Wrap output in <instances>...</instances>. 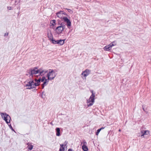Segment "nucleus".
Returning a JSON list of instances; mask_svg holds the SVG:
<instances>
[{"label":"nucleus","mask_w":151,"mask_h":151,"mask_svg":"<svg viewBox=\"0 0 151 151\" xmlns=\"http://www.w3.org/2000/svg\"><path fill=\"white\" fill-rule=\"evenodd\" d=\"M90 73V71L88 69L86 70V77Z\"/></svg>","instance_id":"obj_18"},{"label":"nucleus","mask_w":151,"mask_h":151,"mask_svg":"<svg viewBox=\"0 0 151 151\" xmlns=\"http://www.w3.org/2000/svg\"><path fill=\"white\" fill-rule=\"evenodd\" d=\"M26 86L28 87L26 88V89H31L34 88H36V87H35L34 86Z\"/></svg>","instance_id":"obj_14"},{"label":"nucleus","mask_w":151,"mask_h":151,"mask_svg":"<svg viewBox=\"0 0 151 151\" xmlns=\"http://www.w3.org/2000/svg\"><path fill=\"white\" fill-rule=\"evenodd\" d=\"M100 129H98L97 131H96V135H98L99 133L100 132Z\"/></svg>","instance_id":"obj_24"},{"label":"nucleus","mask_w":151,"mask_h":151,"mask_svg":"<svg viewBox=\"0 0 151 151\" xmlns=\"http://www.w3.org/2000/svg\"><path fill=\"white\" fill-rule=\"evenodd\" d=\"M64 145L63 144H61L60 145V147H64Z\"/></svg>","instance_id":"obj_32"},{"label":"nucleus","mask_w":151,"mask_h":151,"mask_svg":"<svg viewBox=\"0 0 151 151\" xmlns=\"http://www.w3.org/2000/svg\"><path fill=\"white\" fill-rule=\"evenodd\" d=\"M1 115L2 118L5 121L6 123H9L11 119L10 116L6 113H1Z\"/></svg>","instance_id":"obj_4"},{"label":"nucleus","mask_w":151,"mask_h":151,"mask_svg":"<svg viewBox=\"0 0 151 151\" xmlns=\"http://www.w3.org/2000/svg\"><path fill=\"white\" fill-rule=\"evenodd\" d=\"M64 147H60L59 149L60 151H64Z\"/></svg>","instance_id":"obj_25"},{"label":"nucleus","mask_w":151,"mask_h":151,"mask_svg":"<svg viewBox=\"0 0 151 151\" xmlns=\"http://www.w3.org/2000/svg\"><path fill=\"white\" fill-rule=\"evenodd\" d=\"M9 127L10 128V129H11L12 131L15 132L14 129H13V128L12 127V126H11V124L9 125Z\"/></svg>","instance_id":"obj_26"},{"label":"nucleus","mask_w":151,"mask_h":151,"mask_svg":"<svg viewBox=\"0 0 151 151\" xmlns=\"http://www.w3.org/2000/svg\"><path fill=\"white\" fill-rule=\"evenodd\" d=\"M104 49L106 51H109L111 49L109 47V46L108 45H106L104 48Z\"/></svg>","instance_id":"obj_13"},{"label":"nucleus","mask_w":151,"mask_h":151,"mask_svg":"<svg viewBox=\"0 0 151 151\" xmlns=\"http://www.w3.org/2000/svg\"><path fill=\"white\" fill-rule=\"evenodd\" d=\"M105 128V127H101V128H100L99 129H100V131H101V130L104 129Z\"/></svg>","instance_id":"obj_33"},{"label":"nucleus","mask_w":151,"mask_h":151,"mask_svg":"<svg viewBox=\"0 0 151 151\" xmlns=\"http://www.w3.org/2000/svg\"><path fill=\"white\" fill-rule=\"evenodd\" d=\"M113 44H116V43H115V42H114V43H113Z\"/></svg>","instance_id":"obj_40"},{"label":"nucleus","mask_w":151,"mask_h":151,"mask_svg":"<svg viewBox=\"0 0 151 151\" xmlns=\"http://www.w3.org/2000/svg\"><path fill=\"white\" fill-rule=\"evenodd\" d=\"M66 145H65V146H66Z\"/></svg>","instance_id":"obj_43"},{"label":"nucleus","mask_w":151,"mask_h":151,"mask_svg":"<svg viewBox=\"0 0 151 151\" xmlns=\"http://www.w3.org/2000/svg\"><path fill=\"white\" fill-rule=\"evenodd\" d=\"M41 82H43V83L41 85H45V84H46V83L48 82L49 80L48 79H46L45 77L43 76L42 77V79H41Z\"/></svg>","instance_id":"obj_8"},{"label":"nucleus","mask_w":151,"mask_h":151,"mask_svg":"<svg viewBox=\"0 0 151 151\" xmlns=\"http://www.w3.org/2000/svg\"><path fill=\"white\" fill-rule=\"evenodd\" d=\"M40 82H41V78H39L37 80V82L36 83H37V85H40L39 83Z\"/></svg>","instance_id":"obj_23"},{"label":"nucleus","mask_w":151,"mask_h":151,"mask_svg":"<svg viewBox=\"0 0 151 151\" xmlns=\"http://www.w3.org/2000/svg\"><path fill=\"white\" fill-rule=\"evenodd\" d=\"M64 29L63 28V27H62L59 25L56 28L55 31L58 34H60L64 30Z\"/></svg>","instance_id":"obj_6"},{"label":"nucleus","mask_w":151,"mask_h":151,"mask_svg":"<svg viewBox=\"0 0 151 151\" xmlns=\"http://www.w3.org/2000/svg\"><path fill=\"white\" fill-rule=\"evenodd\" d=\"M48 38H49V39L51 41V40H52V34L51 33L50 34V35H48Z\"/></svg>","instance_id":"obj_22"},{"label":"nucleus","mask_w":151,"mask_h":151,"mask_svg":"<svg viewBox=\"0 0 151 151\" xmlns=\"http://www.w3.org/2000/svg\"><path fill=\"white\" fill-rule=\"evenodd\" d=\"M35 86H36V85H35Z\"/></svg>","instance_id":"obj_42"},{"label":"nucleus","mask_w":151,"mask_h":151,"mask_svg":"<svg viewBox=\"0 0 151 151\" xmlns=\"http://www.w3.org/2000/svg\"><path fill=\"white\" fill-rule=\"evenodd\" d=\"M82 148L84 151H85V142H83V145L82 146Z\"/></svg>","instance_id":"obj_21"},{"label":"nucleus","mask_w":151,"mask_h":151,"mask_svg":"<svg viewBox=\"0 0 151 151\" xmlns=\"http://www.w3.org/2000/svg\"><path fill=\"white\" fill-rule=\"evenodd\" d=\"M58 25H59L61 27H63V28L65 29L66 27L65 24L63 22H62L61 23L59 22Z\"/></svg>","instance_id":"obj_12"},{"label":"nucleus","mask_w":151,"mask_h":151,"mask_svg":"<svg viewBox=\"0 0 151 151\" xmlns=\"http://www.w3.org/2000/svg\"><path fill=\"white\" fill-rule=\"evenodd\" d=\"M145 105H142V109L144 111H145Z\"/></svg>","instance_id":"obj_27"},{"label":"nucleus","mask_w":151,"mask_h":151,"mask_svg":"<svg viewBox=\"0 0 151 151\" xmlns=\"http://www.w3.org/2000/svg\"><path fill=\"white\" fill-rule=\"evenodd\" d=\"M47 72V71H45L41 69H38L37 67H35L30 68L29 70V74L30 77L31 76L32 77L33 74H36L39 73L41 76H42Z\"/></svg>","instance_id":"obj_1"},{"label":"nucleus","mask_w":151,"mask_h":151,"mask_svg":"<svg viewBox=\"0 0 151 151\" xmlns=\"http://www.w3.org/2000/svg\"><path fill=\"white\" fill-rule=\"evenodd\" d=\"M67 9L68 10V12H72V10L70 9Z\"/></svg>","instance_id":"obj_28"},{"label":"nucleus","mask_w":151,"mask_h":151,"mask_svg":"<svg viewBox=\"0 0 151 151\" xmlns=\"http://www.w3.org/2000/svg\"><path fill=\"white\" fill-rule=\"evenodd\" d=\"M56 44L60 45L59 40H57Z\"/></svg>","instance_id":"obj_31"},{"label":"nucleus","mask_w":151,"mask_h":151,"mask_svg":"<svg viewBox=\"0 0 151 151\" xmlns=\"http://www.w3.org/2000/svg\"><path fill=\"white\" fill-rule=\"evenodd\" d=\"M8 35V32L6 33L4 35V36H7Z\"/></svg>","instance_id":"obj_30"},{"label":"nucleus","mask_w":151,"mask_h":151,"mask_svg":"<svg viewBox=\"0 0 151 151\" xmlns=\"http://www.w3.org/2000/svg\"><path fill=\"white\" fill-rule=\"evenodd\" d=\"M64 14L63 12V11H60L56 13L57 16L60 18H63L64 22L66 23V25L68 28H69V27L71 26V22L69 19L66 17H63V15Z\"/></svg>","instance_id":"obj_2"},{"label":"nucleus","mask_w":151,"mask_h":151,"mask_svg":"<svg viewBox=\"0 0 151 151\" xmlns=\"http://www.w3.org/2000/svg\"><path fill=\"white\" fill-rule=\"evenodd\" d=\"M27 145H28L27 147L28 148V150H31L33 149V146L31 145V143H28Z\"/></svg>","instance_id":"obj_11"},{"label":"nucleus","mask_w":151,"mask_h":151,"mask_svg":"<svg viewBox=\"0 0 151 151\" xmlns=\"http://www.w3.org/2000/svg\"><path fill=\"white\" fill-rule=\"evenodd\" d=\"M19 2L21 1V0H19Z\"/></svg>","instance_id":"obj_41"},{"label":"nucleus","mask_w":151,"mask_h":151,"mask_svg":"<svg viewBox=\"0 0 151 151\" xmlns=\"http://www.w3.org/2000/svg\"><path fill=\"white\" fill-rule=\"evenodd\" d=\"M147 114L148 113V111H145Z\"/></svg>","instance_id":"obj_37"},{"label":"nucleus","mask_w":151,"mask_h":151,"mask_svg":"<svg viewBox=\"0 0 151 151\" xmlns=\"http://www.w3.org/2000/svg\"><path fill=\"white\" fill-rule=\"evenodd\" d=\"M65 40H59L60 45H63L64 43V41Z\"/></svg>","instance_id":"obj_16"},{"label":"nucleus","mask_w":151,"mask_h":151,"mask_svg":"<svg viewBox=\"0 0 151 151\" xmlns=\"http://www.w3.org/2000/svg\"><path fill=\"white\" fill-rule=\"evenodd\" d=\"M42 88H43L44 87V86H42Z\"/></svg>","instance_id":"obj_36"},{"label":"nucleus","mask_w":151,"mask_h":151,"mask_svg":"<svg viewBox=\"0 0 151 151\" xmlns=\"http://www.w3.org/2000/svg\"><path fill=\"white\" fill-rule=\"evenodd\" d=\"M91 91L92 93V94L90 96L89 99L87 101V107L92 106L94 102L95 93H93V90H91Z\"/></svg>","instance_id":"obj_3"},{"label":"nucleus","mask_w":151,"mask_h":151,"mask_svg":"<svg viewBox=\"0 0 151 151\" xmlns=\"http://www.w3.org/2000/svg\"><path fill=\"white\" fill-rule=\"evenodd\" d=\"M52 25H51V26H52V28L53 29H54V27L55 26V24H56V23H55L56 20L55 19H53L52 20Z\"/></svg>","instance_id":"obj_15"},{"label":"nucleus","mask_w":151,"mask_h":151,"mask_svg":"<svg viewBox=\"0 0 151 151\" xmlns=\"http://www.w3.org/2000/svg\"><path fill=\"white\" fill-rule=\"evenodd\" d=\"M51 41H52V43L53 44H56L57 40H55L53 38H52V40H51Z\"/></svg>","instance_id":"obj_20"},{"label":"nucleus","mask_w":151,"mask_h":151,"mask_svg":"<svg viewBox=\"0 0 151 151\" xmlns=\"http://www.w3.org/2000/svg\"><path fill=\"white\" fill-rule=\"evenodd\" d=\"M113 43H114V41L112 43H111L110 44L108 45L109 46V47L111 49V47H112V46H114L116 45V44H113Z\"/></svg>","instance_id":"obj_17"},{"label":"nucleus","mask_w":151,"mask_h":151,"mask_svg":"<svg viewBox=\"0 0 151 151\" xmlns=\"http://www.w3.org/2000/svg\"><path fill=\"white\" fill-rule=\"evenodd\" d=\"M8 9L9 10H11L12 9L11 7H8Z\"/></svg>","instance_id":"obj_34"},{"label":"nucleus","mask_w":151,"mask_h":151,"mask_svg":"<svg viewBox=\"0 0 151 151\" xmlns=\"http://www.w3.org/2000/svg\"><path fill=\"white\" fill-rule=\"evenodd\" d=\"M121 131V129H119V132H120V131Z\"/></svg>","instance_id":"obj_39"},{"label":"nucleus","mask_w":151,"mask_h":151,"mask_svg":"<svg viewBox=\"0 0 151 151\" xmlns=\"http://www.w3.org/2000/svg\"><path fill=\"white\" fill-rule=\"evenodd\" d=\"M25 85H37L36 83H34L33 80H27L25 82Z\"/></svg>","instance_id":"obj_7"},{"label":"nucleus","mask_w":151,"mask_h":151,"mask_svg":"<svg viewBox=\"0 0 151 151\" xmlns=\"http://www.w3.org/2000/svg\"><path fill=\"white\" fill-rule=\"evenodd\" d=\"M68 151H72V149H69L68 150Z\"/></svg>","instance_id":"obj_35"},{"label":"nucleus","mask_w":151,"mask_h":151,"mask_svg":"<svg viewBox=\"0 0 151 151\" xmlns=\"http://www.w3.org/2000/svg\"><path fill=\"white\" fill-rule=\"evenodd\" d=\"M88 151V147L86 145V151Z\"/></svg>","instance_id":"obj_29"},{"label":"nucleus","mask_w":151,"mask_h":151,"mask_svg":"<svg viewBox=\"0 0 151 151\" xmlns=\"http://www.w3.org/2000/svg\"><path fill=\"white\" fill-rule=\"evenodd\" d=\"M63 14H64V15H67V14H66L65 13H64Z\"/></svg>","instance_id":"obj_38"},{"label":"nucleus","mask_w":151,"mask_h":151,"mask_svg":"<svg viewBox=\"0 0 151 151\" xmlns=\"http://www.w3.org/2000/svg\"><path fill=\"white\" fill-rule=\"evenodd\" d=\"M34 90H35V89H34ZM32 90H33V91H34V89H33Z\"/></svg>","instance_id":"obj_44"},{"label":"nucleus","mask_w":151,"mask_h":151,"mask_svg":"<svg viewBox=\"0 0 151 151\" xmlns=\"http://www.w3.org/2000/svg\"><path fill=\"white\" fill-rule=\"evenodd\" d=\"M81 77L83 79L85 78V71H83L81 74Z\"/></svg>","instance_id":"obj_19"},{"label":"nucleus","mask_w":151,"mask_h":151,"mask_svg":"<svg viewBox=\"0 0 151 151\" xmlns=\"http://www.w3.org/2000/svg\"><path fill=\"white\" fill-rule=\"evenodd\" d=\"M55 131L56 132V135L58 136H59L60 135V128L58 127H57L55 129Z\"/></svg>","instance_id":"obj_10"},{"label":"nucleus","mask_w":151,"mask_h":151,"mask_svg":"<svg viewBox=\"0 0 151 151\" xmlns=\"http://www.w3.org/2000/svg\"><path fill=\"white\" fill-rule=\"evenodd\" d=\"M141 136H144L145 135H149L150 131L148 130H143L141 132Z\"/></svg>","instance_id":"obj_9"},{"label":"nucleus","mask_w":151,"mask_h":151,"mask_svg":"<svg viewBox=\"0 0 151 151\" xmlns=\"http://www.w3.org/2000/svg\"><path fill=\"white\" fill-rule=\"evenodd\" d=\"M50 70L51 71L49 72L46 76L48 80L53 79L55 76L54 70Z\"/></svg>","instance_id":"obj_5"}]
</instances>
